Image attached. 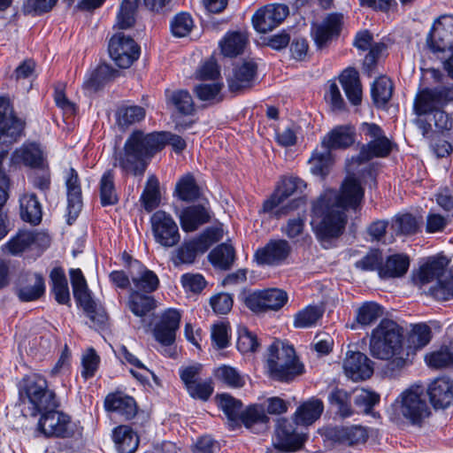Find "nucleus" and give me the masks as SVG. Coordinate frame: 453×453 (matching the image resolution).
<instances>
[{"label":"nucleus","instance_id":"1","mask_svg":"<svg viewBox=\"0 0 453 453\" xmlns=\"http://www.w3.org/2000/svg\"><path fill=\"white\" fill-rule=\"evenodd\" d=\"M364 176L348 174L342 183L340 192L325 191L312 206L311 225L319 238H333L342 234L349 209L356 211L361 204L365 190Z\"/></svg>","mask_w":453,"mask_h":453},{"label":"nucleus","instance_id":"2","mask_svg":"<svg viewBox=\"0 0 453 453\" xmlns=\"http://www.w3.org/2000/svg\"><path fill=\"white\" fill-rule=\"evenodd\" d=\"M164 134L134 130L126 140L123 150L115 156L114 165L125 173L142 175L151 157L163 149Z\"/></svg>","mask_w":453,"mask_h":453},{"label":"nucleus","instance_id":"3","mask_svg":"<svg viewBox=\"0 0 453 453\" xmlns=\"http://www.w3.org/2000/svg\"><path fill=\"white\" fill-rule=\"evenodd\" d=\"M370 352L375 358L388 360L391 370L404 367L409 353L403 345L402 328L391 319H382L372 330Z\"/></svg>","mask_w":453,"mask_h":453},{"label":"nucleus","instance_id":"4","mask_svg":"<svg viewBox=\"0 0 453 453\" xmlns=\"http://www.w3.org/2000/svg\"><path fill=\"white\" fill-rule=\"evenodd\" d=\"M306 184L296 177L284 178L278 184L273 195L265 201L263 211L271 212L279 207L277 216L285 215L296 210L304 211L306 201L301 195L304 191Z\"/></svg>","mask_w":453,"mask_h":453},{"label":"nucleus","instance_id":"5","mask_svg":"<svg viewBox=\"0 0 453 453\" xmlns=\"http://www.w3.org/2000/svg\"><path fill=\"white\" fill-rule=\"evenodd\" d=\"M266 369L273 380L289 381L303 372V366L299 363L293 346L275 341L267 349Z\"/></svg>","mask_w":453,"mask_h":453},{"label":"nucleus","instance_id":"6","mask_svg":"<svg viewBox=\"0 0 453 453\" xmlns=\"http://www.w3.org/2000/svg\"><path fill=\"white\" fill-rule=\"evenodd\" d=\"M19 400L33 417L44 411L56 409L58 405L55 393L48 388L47 380L39 375L23 380L19 388Z\"/></svg>","mask_w":453,"mask_h":453},{"label":"nucleus","instance_id":"7","mask_svg":"<svg viewBox=\"0 0 453 453\" xmlns=\"http://www.w3.org/2000/svg\"><path fill=\"white\" fill-rule=\"evenodd\" d=\"M448 264L446 257H431L420 266L418 274L421 284L436 281L430 287L429 292L438 300L453 297V274L447 271Z\"/></svg>","mask_w":453,"mask_h":453},{"label":"nucleus","instance_id":"8","mask_svg":"<svg viewBox=\"0 0 453 453\" xmlns=\"http://www.w3.org/2000/svg\"><path fill=\"white\" fill-rule=\"evenodd\" d=\"M423 389L411 387L401 393L392 407L396 418H403L413 426H421L430 415V410L422 397Z\"/></svg>","mask_w":453,"mask_h":453},{"label":"nucleus","instance_id":"9","mask_svg":"<svg viewBox=\"0 0 453 453\" xmlns=\"http://www.w3.org/2000/svg\"><path fill=\"white\" fill-rule=\"evenodd\" d=\"M151 232L157 243L164 248H173L180 241L179 227L172 215L157 211L150 217Z\"/></svg>","mask_w":453,"mask_h":453},{"label":"nucleus","instance_id":"10","mask_svg":"<svg viewBox=\"0 0 453 453\" xmlns=\"http://www.w3.org/2000/svg\"><path fill=\"white\" fill-rule=\"evenodd\" d=\"M362 131L370 141L361 148L359 160L367 161L372 157H384L390 153L393 144L378 125L363 123Z\"/></svg>","mask_w":453,"mask_h":453},{"label":"nucleus","instance_id":"11","mask_svg":"<svg viewBox=\"0 0 453 453\" xmlns=\"http://www.w3.org/2000/svg\"><path fill=\"white\" fill-rule=\"evenodd\" d=\"M50 243V238L46 233L20 231L3 246V250L12 255H19L26 250L40 255Z\"/></svg>","mask_w":453,"mask_h":453},{"label":"nucleus","instance_id":"12","mask_svg":"<svg viewBox=\"0 0 453 453\" xmlns=\"http://www.w3.org/2000/svg\"><path fill=\"white\" fill-rule=\"evenodd\" d=\"M74 427L69 416L55 409L44 411L37 426L38 431L44 436L62 438L73 436Z\"/></svg>","mask_w":453,"mask_h":453},{"label":"nucleus","instance_id":"13","mask_svg":"<svg viewBox=\"0 0 453 453\" xmlns=\"http://www.w3.org/2000/svg\"><path fill=\"white\" fill-rule=\"evenodd\" d=\"M108 50L111 59L120 68H128L140 56L138 44L123 33H117L111 38Z\"/></svg>","mask_w":453,"mask_h":453},{"label":"nucleus","instance_id":"14","mask_svg":"<svg viewBox=\"0 0 453 453\" xmlns=\"http://www.w3.org/2000/svg\"><path fill=\"white\" fill-rule=\"evenodd\" d=\"M426 46L432 54L442 53L453 48V17L442 15L433 24L426 37Z\"/></svg>","mask_w":453,"mask_h":453},{"label":"nucleus","instance_id":"15","mask_svg":"<svg viewBox=\"0 0 453 453\" xmlns=\"http://www.w3.org/2000/svg\"><path fill=\"white\" fill-rule=\"evenodd\" d=\"M289 14L288 6L283 4H270L258 9L252 16L256 31L265 34L280 26Z\"/></svg>","mask_w":453,"mask_h":453},{"label":"nucleus","instance_id":"16","mask_svg":"<svg viewBox=\"0 0 453 453\" xmlns=\"http://www.w3.org/2000/svg\"><path fill=\"white\" fill-rule=\"evenodd\" d=\"M287 301V293L278 288L252 292L247 295L244 299L246 306L255 312H262L268 310L278 311Z\"/></svg>","mask_w":453,"mask_h":453},{"label":"nucleus","instance_id":"17","mask_svg":"<svg viewBox=\"0 0 453 453\" xmlns=\"http://www.w3.org/2000/svg\"><path fill=\"white\" fill-rule=\"evenodd\" d=\"M25 122L19 119L7 97L0 96V139L4 142H16L21 135Z\"/></svg>","mask_w":453,"mask_h":453},{"label":"nucleus","instance_id":"18","mask_svg":"<svg viewBox=\"0 0 453 453\" xmlns=\"http://www.w3.org/2000/svg\"><path fill=\"white\" fill-rule=\"evenodd\" d=\"M180 318V313L175 309H169L161 315L153 329V335L161 345L171 346L174 343Z\"/></svg>","mask_w":453,"mask_h":453},{"label":"nucleus","instance_id":"19","mask_svg":"<svg viewBox=\"0 0 453 453\" xmlns=\"http://www.w3.org/2000/svg\"><path fill=\"white\" fill-rule=\"evenodd\" d=\"M342 367L346 376L353 381L366 380L373 373L372 362L359 351H347Z\"/></svg>","mask_w":453,"mask_h":453},{"label":"nucleus","instance_id":"20","mask_svg":"<svg viewBox=\"0 0 453 453\" xmlns=\"http://www.w3.org/2000/svg\"><path fill=\"white\" fill-rule=\"evenodd\" d=\"M64 180L67 195V209L69 216L75 219L82 208V194L77 171L69 167L64 171Z\"/></svg>","mask_w":453,"mask_h":453},{"label":"nucleus","instance_id":"21","mask_svg":"<svg viewBox=\"0 0 453 453\" xmlns=\"http://www.w3.org/2000/svg\"><path fill=\"white\" fill-rule=\"evenodd\" d=\"M291 248L286 240H271L265 246L257 250L255 258L260 265H279L285 260Z\"/></svg>","mask_w":453,"mask_h":453},{"label":"nucleus","instance_id":"22","mask_svg":"<svg viewBox=\"0 0 453 453\" xmlns=\"http://www.w3.org/2000/svg\"><path fill=\"white\" fill-rule=\"evenodd\" d=\"M303 438L295 433L293 426L287 419L277 422L273 445L281 451L291 452L298 450L303 445Z\"/></svg>","mask_w":453,"mask_h":453},{"label":"nucleus","instance_id":"23","mask_svg":"<svg viewBox=\"0 0 453 453\" xmlns=\"http://www.w3.org/2000/svg\"><path fill=\"white\" fill-rule=\"evenodd\" d=\"M342 15L328 14L320 23L313 24L311 35L319 47H322L334 37L338 36L342 25Z\"/></svg>","mask_w":453,"mask_h":453},{"label":"nucleus","instance_id":"24","mask_svg":"<svg viewBox=\"0 0 453 453\" xmlns=\"http://www.w3.org/2000/svg\"><path fill=\"white\" fill-rule=\"evenodd\" d=\"M427 393L434 408L445 409L453 400V380L447 377L437 378L429 385Z\"/></svg>","mask_w":453,"mask_h":453},{"label":"nucleus","instance_id":"25","mask_svg":"<svg viewBox=\"0 0 453 453\" xmlns=\"http://www.w3.org/2000/svg\"><path fill=\"white\" fill-rule=\"evenodd\" d=\"M257 73L253 61H244L236 65L227 78L228 88L232 92H238L252 86Z\"/></svg>","mask_w":453,"mask_h":453},{"label":"nucleus","instance_id":"26","mask_svg":"<svg viewBox=\"0 0 453 453\" xmlns=\"http://www.w3.org/2000/svg\"><path fill=\"white\" fill-rule=\"evenodd\" d=\"M180 226L184 232H194L211 219L209 208L203 205H190L179 214Z\"/></svg>","mask_w":453,"mask_h":453},{"label":"nucleus","instance_id":"27","mask_svg":"<svg viewBox=\"0 0 453 453\" xmlns=\"http://www.w3.org/2000/svg\"><path fill=\"white\" fill-rule=\"evenodd\" d=\"M132 268L135 269V272H130L131 280L134 285L132 291L150 294L157 289L159 279L153 271L141 265L138 261L133 264Z\"/></svg>","mask_w":453,"mask_h":453},{"label":"nucleus","instance_id":"28","mask_svg":"<svg viewBox=\"0 0 453 453\" xmlns=\"http://www.w3.org/2000/svg\"><path fill=\"white\" fill-rule=\"evenodd\" d=\"M355 142V128L350 125L338 126L321 140V147L330 150L346 149Z\"/></svg>","mask_w":453,"mask_h":453},{"label":"nucleus","instance_id":"29","mask_svg":"<svg viewBox=\"0 0 453 453\" xmlns=\"http://www.w3.org/2000/svg\"><path fill=\"white\" fill-rule=\"evenodd\" d=\"M413 108L418 116L433 115L437 110L443 108L437 87L420 90L415 97Z\"/></svg>","mask_w":453,"mask_h":453},{"label":"nucleus","instance_id":"30","mask_svg":"<svg viewBox=\"0 0 453 453\" xmlns=\"http://www.w3.org/2000/svg\"><path fill=\"white\" fill-rule=\"evenodd\" d=\"M105 409L108 411L115 412L125 419L133 418L137 412V406L134 399L121 394H111L104 401Z\"/></svg>","mask_w":453,"mask_h":453},{"label":"nucleus","instance_id":"31","mask_svg":"<svg viewBox=\"0 0 453 453\" xmlns=\"http://www.w3.org/2000/svg\"><path fill=\"white\" fill-rule=\"evenodd\" d=\"M339 80L350 104L353 105L360 104L362 88L358 72L355 68H346L340 75Z\"/></svg>","mask_w":453,"mask_h":453},{"label":"nucleus","instance_id":"32","mask_svg":"<svg viewBox=\"0 0 453 453\" xmlns=\"http://www.w3.org/2000/svg\"><path fill=\"white\" fill-rule=\"evenodd\" d=\"M112 440L119 453H134L139 445L137 434L130 426L125 425L113 429Z\"/></svg>","mask_w":453,"mask_h":453},{"label":"nucleus","instance_id":"33","mask_svg":"<svg viewBox=\"0 0 453 453\" xmlns=\"http://www.w3.org/2000/svg\"><path fill=\"white\" fill-rule=\"evenodd\" d=\"M26 284L19 281L18 296L23 302L38 299L45 290L43 278L38 273H27L25 276Z\"/></svg>","mask_w":453,"mask_h":453},{"label":"nucleus","instance_id":"34","mask_svg":"<svg viewBox=\"0 0 453 453\" xmlns=\"http://www.w3.org/2000/svg\"><path fill=\"white\" fill-rule=\"evenodd\" d=\"M19 211L24 221L37 225L42 220V206L37 196L33 193H24L20 196Z\"/></svg>","mask_w":453,"mask_h":453},{"label":"nucleus","instance_id":"35","mask_svg":"<svg viewBox=\"0 0 453 453\" xmlns=\"http://www.w3.org/2000/svg\"><path fill=\"white\" fill-rule=\"evenodd\" d=\"M12 161L14 163H22L32 168L45 165L42 151L35 143L24 144L17 149L12 154Z\"/></svg>","mask_w":453,"mask_h":453},{"label":"nucleus","instance_id":"36","mask_svg":"<svg viewBox=\"0 0 453 453\" xmlns=\"http://www.w3.org/2000/svg\"><path fill=\"white\" fill-rule=\"evenodd\" d=\"M324 405L321 400L311 398L301 404L295 412L297 425L309 426L315 422L322 414Z\"/></svg>","mask_w":453,"mask_h":453},{"label":"nucleus","instance_id":"37","mask_svg":"<svg viewBox=\"0 0 453 453\" xmlns=\"http://www.w3.org/2000/svg\"><path fill=\"white\" fill-rule=\"evenodd\" d=\"M410 265V259L406 255L395 254L389 256L381 265L379 275L381 278H397L406 273Z\"/></svg>","mask_w":453,"mask_h":453},{"label":"nucleus","instance_id":"38","mask_svg":"<svg viewBox=\"0 0 453 453\" xmlns=\"http://www.w3.org/2000/svg\"><path fill=\"white\" fill-rule=\"evenodd\" d=\"M248 43V36L243 32H228L219 42L221 52L226 57L242 54Z\"/></svg>","mask_w":453,"mask_h":453},{"label":"nucleus","instance_id":"39","mask_svg":"<svg viewBox=\"0 0 453 453\" xmlns=\"http://www.w3.org/2000/svg\"><path fill=\"white\" fill-rule=\"evenodd\" d=\"M114 179L115 174L112 170L105 171L100 179L99 193L103 206L113 205L119 202Z\"/></svg>","mask_w":453,"mask_h":453},{"label":"nucleus","instance_id":"40","mask_svg":"<svg viewBox=\"0 0 453 453\" xmlns=\"http://www.w3.org/2000/svg\"><path fill=\"white\" fill-rule=\"evenodd\" d=\"M311 172L312 174L324 177L330 170L333 164V156L331 150L327 148H322L321 150H315L309 160Z\"/></svg>","mask_w":453,"mask_h":453},{"label":"nucleus","instance_id":"41","mask_svg":"<svg viewBox=\"0 0 453 453\" xmlns=\"http://www.w3.org/2000/svg\"><path fill=\"white\" fill-rule=\"evenodd\" d=\"M156 306L155 299L149 295L131 291L128 298V308L137 317H143Z\"/></svg>","mask_w":453,"mask_h":453},{"label":"nucleus","instance_id":"42","mask_svg":"<svg viewBox=\"0 0 453 453\" xmlns=\"http://www.w3.org/2000/svg\"><path fill=\"white\" fill-rule=\"evenodd\" d=\"M141 201L143 208L149 212L158 206L160 203L159 181L155 175L148 177Z\"/></svg>","mask_w":453,"mask_h":453},{"label":"nucleus","instance_id":"43","mask_svg":"<svg viewBox=\"0 0 453 453\" xmlns=\"http://www.w3.org/2000/svg\"><path fill=\"white\" fill-rule=\"evenodd\" d=\"M323 313L321 307L308 305L295 315L293 325L296 328L311 327L321 319Z\"/></svg>","mask_w":453,"mask_h":453},{"label":"nucleus","instance_id":"44","mask_svg":"<svg viewBox=\"0 0 453 453\" xmlns=\"http://www.w3.org/2000/svg\"><path fill=\"white\" fill-rule=\"evenodd\" d=\"M392 93L393 82L386 76L380 77L372 86V96L374 104L379 107L385 106L388 104Z\"/></svg>","mask_w":453,"mask_h":453},{"label":"nucleus","instance_id":"45","mask_svg":"<svg viewBox=\"0 0 453 453\" xmlns=\"http://www.w3.org/2000/svg\"><path fill=\"white\" fill-rule=\"evenodd\" d=\"M71 283L73 286V296L77 302L89 305L90 292L88 288L87 281L81 269H72L70 271Z\"/></svg>","mask_w":453,"mask_h":453},{"label":"nucleus","instance_id":"46","mask_svg":"<svg viewBox=\"0 0 453 453\" xmlns=\"http://www.w3.org/2000/svg\"><path fill=\"white\" fill-rule=\"evenodd\" d=\"M219 407L229 420V425L234 426L241 418L242 403L227 394L219 396Z\"/></svg>","mask_w":453,"mask_h":453},{"label":"nucleus","instance_id":"47","mask_svg":"<svg viewBox=\"0 0 453 453\" xmlns=\"http://www.w3.org/2000/svg\"><path fill=\"white\" fill-rule=\"evenodd\" d=\"M210 260L220 269H228L234 259V250L229 244H220L209 255Z\"/></svg>","mask_w":453,"mask_h":453},{"label":"nucleus","instance_id":"48","mask_svg":"<svg viewBox=\"0 0 453 453\" xmlns=\"http://www.w3.org/2000/svg\"><path fill=\"white\" fill-rule=\"evenodd\" d=\"M382 316L381 307L373 302L365 303L357 310L356 320L363 326H370Z\"/></svg>","mask_w":453,"mask_h":453},{"label":"nucleus","instance_id":"49","mask_svg":"<svg viewBox=\"0 0 453 453\" xmlns=\"http://www.w3.org/2000/svg\"><path fill=\"white\" fill-rule=\"evenodd\" d=\"M176 193L182 201L189 202L200 196V190L191 175L182 177L176 185Z\"/></svg>","mask_w":453,"mask_h":453},{"label":"nucleus","instance_id":"50","mask_svg":"<svg viewBox=\"0 0 453 453\" xmlns=\"http://www.w3.org/2000/svg\"><path fill=\"white\" fill-rule=\"evenodd\" d=\"M222 88L223 84L220 82L203 83L196 86L194 91L202 101L219 103L223 99L221 95Z\"/></svg>","mask_w":453,"mask_h":453},{"label":"nucleus","instance_id":"51","mask_svg":"<svg viewBox=\"0 0 453 453\" xmlns=\"http://www.w3.org/2000/svg\"><path fill=\"white\" fill-rule=\"evenodd\" d=\"M145 117V111L141 106L121 107L117 111V122L126 127L136 122L142 120Z\"/></svg>","mask_w":453,"mask_h":453},{"label":"nucleus","instance_id":"52","mask_svg":"<svg viewBox=\"0 0 453 453\" xmlns=\"http://www.w3.org/2000/svg\"><path fill=\"white\" fill-rule=\"evenodd\" d=\"M138 0H123L117 16L116 26L120 29L131 27L134 23V12Z\"/></svg>","mask_w":453,"mask_h":453},{"label":"nucleus","instance_id":"53","mask_svg":"<svg viewBox=\"0 0 453 453\" xmlns=\"http://www.w3.org/2000/svg\"><path fill=\"white\" fill-rule=\"evenodd\" d=\"M391 228L398 234H413L418 230V221L410 213L399 214L392 220Z\"/></svg>","mask_w":453,"mask_h":453},{"label":"nucleus","instance_id":"54","mask_svg":"<svg viewBox=\"0 0 453 453\" xmlns=\"http://www.w3.org/2000/svg\"><path fill=\"white\" fill-rule=\"evenodd\" d=\"M215 376L231 388H242L245 384L242 375L234 367L222 365L215 371Z\"/></svg>","mask_w":453,"mask_h":453},{"label":"nucleus","instance_id":"55","mask_svg":"<svg viewBox=\"0 0 453 453\" xmlns=\"http://www.w3.org/2000/svg\"><path fill=\"white\" fill-rule=\"evenodd\" d=\"M338 436L342 442L355 445L364 443L368 438V433L363 426H352L342 428Z\"/></svg>","mask_w":453,"mask_h":453},{"label":"nucleus","instance_id":"56","mask_svg":"<svg viewBox=\"0 0 453 453\" xmlns=\"http://www.w3.org/2000/svg\"><path fill=\"white\" fill-rule=\"evenodd\" d=\"M119 357L122 362L128 363L132 366L139 369V372H135L133 369L130 370L131 373L139 380L146 379V374L150 372L149 369L134 355L132 354L126 346L122 345L118 349Z\"/></svg>","mask_w":453,"mask_h":453},{"label":"nucleus","instance_id":"57","mask_svg":"<svg viewBox=\"0 0 453 453\" xmlns=\"http://www.w3.org/2000/svg\"><path fill=\"white\" fill-rule=\"evenodd\" d=\"M170 27L175 37H185L191 32L194 21L188 13L180 12L174 16Z\"/></svg>","mask_w":453,"mask_h":453},{"label":"nucleus","instance_id":"58","mask_svg":"<svg viewBox=\"0 0 453 453\" xmlns=\"http://www.w3.org/2000/svg\"><path fill=\"white\" fill-rule=\"evenodd\" d=\"M29 181L35 188L46 193L50 188V173L48 166L36 167L28 177Z\"/></svg>","mask_w":453,"mask_h":453},{"label":"nucleus","instance_id":"59","mask_svg":"<svg viewBox=\"0 0 453 453\" xmlns=\"http://www.w3.org/2000/svg\"><path fill=\"white\" fill-rule=\"evenodd\" d=\"M237 349L240 352L250 353L257 350L259 342L256 334L249 331L246 327L238 329Z\"/></svg>","mask_w":453,"mask_h":453},{"label":"nucleus","instance_id":"60","mask_svg":"<svg viewBox=\"0 0 453 453\" xmlns=\"http://www.w3.org/2000/svg\"><path fill=\"white\" fill-rule=\"evenodd\" d=\"M100 357L94 349H87L81 357V376L88 380L95 376L96 372L99 366Z\"/></svg>","mask_w":453,"mask_h":453},{"label":"nucleus","instance_id":"61","mask_svg":"<svg viewBox=\"0 0 453 453\" xmlns=\"http://www.w3.org/2000/svg\"><path fill=\"white\" fill-rule=\"evenodd\" d=\"M170 99L180 113L184 115H190L194 112L195 107L193 99L187 90L173 92Z\"/></svg>","mask_w":453,"mask_h":453},{"label":"nucleus","instance_id":"62","mask_svg":"<svg viewBox=\"0 0 453 453\" xmlns=\"http://www.w3.org/2000/svg\"><path fill=\"white\" fill-rule=\"evenodd\" d=\"M331 404L337 406L342 417H349L352 414L350 409L349 395L342 389H334L329 395Z\"/></svg>","mask_w":453,"mask_h":453},{"label":"nucleus","instance_id":"63","mask_svg":"<svg viewBox=\"0 0 453 453\" xmlns=\"http://www.w3.org/2000/svg\"><path fill=\"white\" fill-rule=\"evenodd\" d=\"M186 388L191 397L202 401H207L213 392V387L211 380H199L193 382Z\"/></svg>","mask_w":453,"mask_h":453},{"label":"nucleus","instance_id":"64","mask_svg":"<svg viewBox=\"0 0 453 453\" xmlns=\"http://www.w3.org/2000/svg\"><path fill=\"white\" fill-rule=\"evenodd\" d=\"M426 362L428 366L436 369L450 366L453 365V354L447 349H441L427 355Z\"/></svg>","mask_w":453,"mask_h":453}]
</instances>
